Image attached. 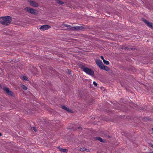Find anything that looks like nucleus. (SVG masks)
Returning <instances> with one entry per match:
<instances>
[{"instance_id": "obj_1", "label": "nucleus", "mask_w": 153, "mask_h": 153, "mask_svg": "<svg viewBox=\"0 0 153 153\" xmlns=\"http://www.w3.org/2000/svg\"><path fill=\"white\" fill-rule=\"evenodd\" d=\"M0 23L4 25H8L11 22V17L10 16L0 17Z\"/></svg>"}, {"instance_id": "obj_2", "label": "nucleus", "mask_w": 153, "mask_h": 153, "mask_svg": "<svg viewBox=\"0 0 153 153\" xmlns=\"http://www.w3.org/2000/svg\"><path fill=\"white\" fill-rule=\"evenodd\" d=\"M84 72L90 75L94 76V71L91 69L87 68L84 69Z\"/></svg>"}, {"instance_id": "obj_3", "label": "nucleus", "mask_w": 153, "mask_h": 153, "mask_svg": "<svg viewBox=\"0 0 153 153\" xmlns=\"http://www.w3.org/2000/svg\"><path fill=\"white\" fill-rule=\"evenodd\" d=\"M3 90L6 92L8 95L14 97V93L11 91H10L9 88L7 87H5L3 89Z\"/></svg>"}, {"instance_id": "obj_4", "label": "nucleus", "mask_w": 153, "mask_h": 153, "mask_svg": "<svg viewBox=\"0 0 153 153\" xmlns=\"http://www.w3.org/2000/svg\"><path fill=\"white\" fill-rule=\"evenodd\" d=\"M25 10H26L27 11L31 14H36V10L32 8L29 7H26L25 8Z\"/></svg>"}, {"instance_id": "obj_5", "label": "nucleus", "mask_w": 153, "mask_h": 153, "mask_svg": "<svg viewBox=\"0 0 153 153\" xmlns=\"http://www.w3.org/2000/svg\"><path fill=\"white\" fill-rule=\"evenodd\" d=\"M84 29V27L82 26H76L73 27L72 30H81Z\"/></svg>"}, {"instance_id": "obj_6", "label": "nucleus", "mask_w": 153, "mask_h": 153, "mask_svg": "<svg viewBox=\"0 0 153 153\" xmlns=\"http://www.w3.org/2000/svg\"><path fill=\"white\" fill-rule=\"evenodd\" d=\"M95 62L97 65L101 69L104 65L101 61L100 59H96Z\"/></svg>"}, {"instance_id": "obj_7", "label": "nucleus", "mask_w": 153, "mask_h": 153, "mask_svg": "<svg viewBox=\"0 0 153 153\" xmlns=\"http://www.w3.org/2000/svg\"><path fill=\"white\" fill-rule=\"evenodd\" d=\"M143 21L148 26L152 29H153V24L152 23L149 22L145 19H143Z\"/></svg>"}, {"instance_id": "obj_8", "label": "nucleus", "mask_w": 153, "mask_h": 153, "mask_svg": "<svg viewBox=\"0 0 153 153\" xmlns=\"http://www.w3.org/2000/svg\"><path fill=\"white\" fill-rule=\"evenodd\" d=\"M50 26L45 25L41 26L40 28V29L41 30L44 31L50 28Z\"/></svg>"}, {"instance_id": "obj_9", "label": "nucleus", "mask_w": 153, "mask_h": 153, "mask_svg": "<svg viewBox=\"0 0 153 153\" xmlns=\"http://www.w3.org/2000/svg\"><path fill=\"white\" fill-rule=\"evenodd\" d=\"M28 2H29L30 5L33 7H37L39 6L38 4L36 1H28Z\"/></svg>"}, {"instance_id": "obj_10", "label": "nucleus", "mask_w": 153, "mask_h": 153, "mask_svg": "<svg viewBox=\"0 0 153 153\" xmlns=\"http://www.w3.org/2000/svg\"><path fill=\"white\" fill-rule=\"evenodd\" d=\"M61 108H62V109H63L64 110H65L66 111L68 112H72V111L71 109H69L68 108H67V107H66L64 105L62 106Z\"/></svg>"}, {"instance_id": "obj_11", "label": "nucleus", "mask_w": 153, "mask_h": 153, "mask_svg": "<svg viewBox=\"0 0 153 153\" xmlns=\"http://www.w3.org/2000/svg\"><path fill=\"white\" fill-rule=\"evenodd\" d=\"M95 139L96 140H99L102 143H105L106 142L105 140L104 139H102L101 137H95Z\"/></svg>"}, {"instance_id": "obj_12", "label": "nucleus", "mask_w": 153, "mask_h": 153, "mask_svg": "<svg viewBox=\"0 0 153 153\" xmlns=\"http://www.w3.org/2000/svg\"><path fill=\"white\" fill-rule=\"evenodd\" d=\"M101 69L104 70L106 71H108L110 70V69L108 67L104 65H103Z\"/></svg>"}, {"instance_id": "obj_13", "label": "nucleus", "mask_w": 153, "mask_h": 153, "mask_svg": "<svg viewBox=\"0 0 153 153\" xmlns=\"http://www.w3.org/2000/svg\"><path fill=\"white\" fill-rule=\"evenodd\" d=\"M64 26L67 27L68 28V29L69 30H72V28L73 27V26H71L70 25H68L66 24H64Z\"/></svg>"}, {"instance_id": "obj_14", "label": "nucleus", "mask_w": 153, "mask_h": 153, "mask_svg": "<svg viewBox=\"0 0 153 153\" xmlns=\"http://www.w3.org/2000/svg\"><path fill=\"white\" fill-rule=\"evenodd\" d=\"M57 3L60 4H64V2L60 0H56Z\"/></svg>"}, {"instance_id": "obj_15", "label": "nucleus", "mask_w": 153, "mask_h": 153, "mask_svg": "<svg viewBox=\"0 0 153 153\" xmlns=\"http://www.w3.org/2000/svg\"><path fill=\"white\" fill-rule=\"evenodd\" d=\"M103 62L104 64L107 65H108L109 63V62L108 61L105 60V59L103 60Z\"/></svg>"}, {"instance_id": "obj_16", "label": "nucleus", "mask_w": 153, "mask_h": 153, "mask_svg": "<svg viewBox=\"0 0 153 153\" xmlns=\"http://www.w3.org/2000/svg\"><path fill=\"white\" fill-rule=\"evenodd\" d=\"M80 68L84 71V69L86 68H87L85 67L84 65H81L80 66Z\"/></svg>"}, {"instance_id": "obj_17", "label": "nucleus", "mask_w": 153, "mask_h": 153, "mask_svg": "<svg viewBox=\"0 0 153 153\" xmlns=\"http://www.w3.org/2000/svg\"><path fill=\"white\" fill-rule=\"evenodd\" d=\"M22 88L25 90H26L27 89V87L24 85H23L22 86Z\"/></svg>"}, {"instance_id": "obj_18", "label": "nucleus", "mask_w": 153, "mask_h": 153, "mask_svg": "<svg viewBox=\"0 0 153 153\" xmlns=\"http://www.w3.org/2000/svg\"><path fill=\"white\" fill-rule=\"evenodd\" d=\"M103 133H102V134H103L104 135L106 136L108 134V132L107 131H103Z\"/></svg>"}, {"instance_id": "obj_19", "label": "nucleus", "mask_w": 153, "mask_h": 153, "mask_svg": "<svg viewBox=\"0 0 153 153\" xmlns=\"http://www.w3.org/2000/svg\"><path fill=\"white\" fill-rule=\"evenodd\" d=\"M67 149H63V150L62 152H67Z\"/></svg>"}, {"instance_id": "obj_20", "label": "nucleus", "mask_w": 153, "mask_h": 153, "mask_svg": "<svg viewBox=\"0 0 153 153\" xmlns=\"http://www.w3.org/2000/svg\"><path fill=\"white\" fill-rule=\"evenodd\" d=\"M23 78L24 80H27V81L28 80V78H27L26 76H23Z\"/></svg>"}, {"instance_id": "obj_21", "label": "nucleus", "mask_w": 153, "mask_h": 153, "mask_svg": "<svg viewBox=\"0 0 153 153\" xmlns=\"http://www.w3.org/2000/svg\"><path fill=\"white\" fill-rule=\"evenodd\" d=\"M33 129L35 132L37 131V129L35 127H33Z\"/></svg>"}, {"instance_id": "obj_22", "label": "nucleus", "mask_w": 153, "mask_h": 153, "mask_svg": "<svg viewBox=\"0 0 153 153\" xmlns=\"http://www.w3.org/2000/svg\"><path fill=\"white\" fill-rule=\"evenodd\" d=\"M93 84L94 85V86H97V83L96 82H95V81H94L93 82Z\"/></svg>"}, {"instance_id": "obj_23", "label": "nucleus", "mask_w": 153, "mask_h": 153, "mask_svg": "<svg viewBox=\"0 0 153 153\" xmlns=\"http://www.w3.org/2000/svg\"><path fill=\"white\" fill-rule=\"evenodd\" d=\"M86 149L85 148H82L81 149V150L82 151H85V150Z\"/></svg>"}, {"instance_id": "obj_24", "label": "nucleus", "mask_w": 153, "mask_h": 153, "mask_svg": "<svg viewBox=\"0 0 153 153\" xmlns=\"http://www.w3.org/2000/svg\"><path fill=\"white\" fill-rule=\"evenodd\" d=\"M58 148H59V149L60 151L62 152L63 149L60 148L59 147H58Z\"/></svg>"}, {"instance_id": "obj_25", "label": "nucleus", "mask_w": 153, "mask_h": 153, "mask_svg": "<svg viewBox=\"0 0 153 153\" xmlns=\"http://www.w3.org/2000/svg\"><path fill=\"white\" fill-rule=\"evenodd\" d=\"M100 58H101L102 59L103 61V60H105V59H104V58H103V56H100Z\"/></svg>"}, {"instance_id": "obj_26", "label": "nucleus", "mask_w": 153, "mask_h": 153, "mask_svg": "<svg viewBox=\"0 0 153 153\" xmlns=\"http://www.w3.org/2000/svg\"><path fill=\"white\" fill-rule=\"evenodd\" d=\"M78 128L79 129H80L82 128V127H78Z\"/></svg>"}, {"instance_id": "obj_27", "label": "nucleus", "mask_w": 153, "mask_h": 153, "mask_svg": "<svg viewBox=\"0 0 153 153\" xmlns=\"http://www.w3.org/2000/svg\"><path fill=\"white\" fill-rule=\"evenodd\" d=\"M108 138H110V136L109 135H108Z\"/></svg>"}, {"instance_id": "obj_28", "label": "nucleus", "mask_w": 153, "mask_h": 153, "mask_svg": "<svg viewBox=\"0 0 153 153\" xmlns=\"http://www.w3.org/2000/svg\"><path fill=\"white\" fill-rule=\"evenodd\" d=\"M71 73V71H69V74H70Z\"/></svg>"}, {"instance_id": "obj_29", "label": "nucleus", "mask_w": 153, "mask_h": 153, "mask_svg": "<svg viewBox=\"0 0 153 153\" xmlns=\"http://www.w3.org/2000/svg\"><path fill=\"white\" fill-rule=\"evenodd\" d=\"M2 135V134L0 133V136H1Z\"/></svg>"}, {"instance_id": "obj_30", "label": "nucleus", "mask_w": 153, "mask_h": 153, "mask_svg": "<svg viewBox=\"0 0 153 153\" xmlns=\"http://www.w3.org/2000/svg\"><path fill=\"white\" fill-rule=\"evenodd\" d=\"M152 131H153V128H152Z\"/></svg>"}, {"instance_id": "obj_31", "label": "nucleus", "mask_w": 153, "mask_h": 153, "mask_svg": "<svg viewBox=\"0 0 153 153\" xmlns=\"http://www.w3.org/2000/svg\"><path fill=\"white\" fill-rule=\"evenodd\" d=\"M152 148H153V145H152Z\"/></svg>"}, {"instance_id": "obj_32", "label": "nucleus", "mask_w": 153, "mask_h": 153, "mask_svg": "<svg viewBox=\"0 0 153 153\" xmlns=\"http://www.w3.org/2000/svg\"><path fill=\"white\" fill-rule=\"evenodd\" d=\"M150 153H153V152H151Z\"/></svg>"}, {"instance_id": "obj_33", "label": "nucleus", "mask_w": 153, "mask_h": 153, "mask_svg": "<svg viewBox=\"0 0 153 153\" xmlns=\"http://www.w3.org/2000/svg\"><path fill=\"white\" fill-rule=\"evenodd\" d=\"M1 85L0 84V87H1Z\"/></svg>"}]
</instances>
